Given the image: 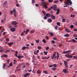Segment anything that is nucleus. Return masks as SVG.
I'll list each match as a JSON object with an SVG mask.
<instances>
[{
	"instance_id": "72a5a7b5",
	"label": "nucleus",
	"mask_w": 77,
	"mask_h": 77,
	"mask_svg": "<svg viewBox=\"0 0 77 77\" xmlns=\"http://www.w3.org/2000/svg\"><path fill=\"white\" fill-rule=\"evenodd\" d=\"M10 51V50H6V51H5V53H7V52H9Z\"/></svg>"
},
{
	"instance_id": "8fccbe9b",
	"label": "nucleus",
	"mask_w": 77,
	"mask_h": 77,
	"mask_svg": "<svg viewBox=\"0 0 77 77\" xmlns=\"http://www.w3.org/2000/svg\"><path fill=\"white\" fill-rule=\"evenodd\" d=\"M35 2V0H32V3H33Z\"/></svg>"
},
{
	"instance_id": "09e8293b",
	"label": "nucleus",
	"mask_w": 77,
	"mask_h": 77,
	"mask_svg": "<svg viewBox=\"0 0 77 77\" xmlns=\"http://www.w3.org/2000/svg\"><path fill=\"white\" fill-rule=\"evenodd\" d=\"M38 50H41V47L40 46H38Z\"/></svg>"
},
{
	"instance_id": "aec40b11",
	"label": "nucleus",
	"mask_w": 77,
	"mask_h": 77,
	"mask_svg": "<svg viewBox=\"0 0 77 77\" xmlns=\"http://www.w3.org/2000/svg\"><path fill=\"white\" fill-rule=\"evenodd\" d=\"M37 73H38V74H40V73H41V71L40 70H38L37 71Z\"/></svg>"
},
{
	"instance_id": "cd10ccee",
	"label": "nucleus",
	"mask_w": 77,
	"mask_h": 77,
	"mask_svg": "<svg viewBox=\"0 0 77 77\" xmlns=\"http://www.w3.org/2000/svg\"><path fill=\"white\" fill-rule=\"evenodd\" d=\"M48 33H50V35H51V36H53V33L49 32Z\"/></svg>"
},
{
	"instance_id": "4468645a",
	"label": "nucleus",
	"mask_w": 77,
	"mask_h": 77,
	"mask_svg": "<svg viewBox=\"0 0 77 77\" xmlns=\"http://www.w3.org/2000/svg\"><path fill=\"white\" fill-rule=\"evenodd\" d=\"M52 20L51 18H49L48 20V23H51L52 22Z\"/></svg>"
},
{
	"instance_id": "58836bf2",
	"label": "nucleus",
	"mask_w": 77,
	"mask_h": 77,
	"mask_svg": "<svg viewBox=\"0 0 77 77\" xmlns=\"http://www.w3.org/2000/svg\"><path fill=\"white\" fill-rule=\"evenodd\" d=\"M66 51L67 52V53H71V51H70V50Z\"/></svg>"
},
{
	"instance_id": "3c124183",
	"label": "nucleus",
	"mask_w": 77,
	"mask_h": 77,
	"mask_svg": "<svg viewBox=\"0 0 77 77\" xmlns=\"http://www.w3.org/2000/svg\"><path fill=\"white\" fill-rule=\"evenodd\" d=\"M16 6H17V7H19L20 6V5H19V4H17L16 5Z\"/></svg>"
},
{
	"instance_id": "7ed1b4c3",
	"label": "nucleus",
	"mask_w": 77,
	"mask_h": 77,
	"mask_svg": "<svg viewBox=\"0 0 77 77\" xmlns=\"http://www.w3.org/2000/svg\"><path fill=\"white\" fill-rule=\"evenodd\" d=\"M64 63L65 66L66 68H68V63H67V62L66 61H64Z\"/></svg>"
},
{
	"instance_id": "bf43d9fd",
	"label": "nucleus",
	"mask_w": 77,
	"mask_h": 77,
	"mask_svg": "<svg viewBox=\"0 0 77 77\" xmlns=\"http://www.w3.org/2000/svg\"><path fill=\"white\" fill-rule=\"evenodd\" d=\"M7 60V63L8 64L9 63V61H10L9 60Z\"/></svg>"
},
{
	"instance_id": "774afa93",
	"label": "nucleus",
	"mask_w": 77,
	"mask_h": 77,
	"mask_svg": "<svg viewBox=\"0 0 77 77\" xmlns=\"http://www.w3.org/2000/svg\"><path fill=\"white\" fill-rule=\"evenodd\" d=\"M73 36L74 37H77V35L75 34H74Z\"/></svg>"
},
{
	"instance_id": "f3484780",
	"label": "nucleus",
	"mask_w": 77,
	"mask_h": 77,
	"mask_svg": "<svg viewBox=\"0 0 77 77\" xmlns=\"http://www.w3.org/2000/svg\"><path fill=\"white\" fill-rule=\"evenodd\" d=\"M65 30L66 32H67L68 33H69V32H71V31L68 29H66Z\"/></svg>"
},
{
	"instance_id": "2eb2a0df",
	"label": "nucleus",
	"mask_w": 77,
	"mask_h": 77,
	"mask_svg": "<svg viewBox=\"0 0 77 77\" xmlns=\"http://www.w3.org/2000/svg\"><path fill=\"white\" fill-rule=\"evenodd\" d=\"M24 56H17V58L18 59H21L22 57H23Z\"/></svg>"
},
{
	"instance_id": "37998d69",
	"label": "nucleus",
	"mask_w": 77,
	"mask_h": 77,
	"mask_svg": "<svg viewBox=\"0 0 77 77\" xmlns=\"http://www.w3.org/2000/svg\"><path fill=\"white\" fill-rule=\"evenodd\" d=\"M57 57L59 58V54H58V52H57Z\"/></svg>"
},
{
	"instance_id": "9d476101",
	"label": "nucleus",
	"mask_w": 77,
	"mask_h": 77,
	"mask_svg": "<svg viewBox=\"0 0 77 77\" xmlns=\"http://www.w3.org/2000/svg\"><path fill=\"white\" fill-rule=\"evenodd\" d=\"M71 41H72L74 43V42L75 43H77V41H76L75 39H71Z\"/></svg>"
},
{
	"instance_id": "864d4df0",
	"label": "nucleus",
	"mask_w": 77,
	"mask_h": 77,
	"mask_svg": "<svg viewBox=\"0 0 77 77\" xmlns=\"http://www.w3.org/2000/svg\"><path fill=\"white\" fill-rule=\"evenodd\" d=\"M13 12H14V13H15V12H16V10H15V8H14L13 9Z\"/></svg>"
},
{
	"instance_id": "49530a36",
	"label": "nucleus",
	"mask_w": 77,
	"mask_h": 77,
	"mask_svg": "<svg viewBox=\"0 0 77 77\" xmlns=\"http://www.w3.org/2000/svg\"><path fill=\"white\" fill-rule=\"evenodd\" d=\"M54 3H58V1H55L54 2Z\"/></svg>"
},
{
	"instance_id": "1a4fd4ad",
	"label": "nucleus",
	"mask_w": 77,
	"mask_h": 77,
	"mask_svg": "<svg viewBox=\"0 0 77 77\" xmlns=\"http://www.w3.org/2000/svg\"><path fill=\"white\" fill-rule=\"evenodd\" d=\"M11 24L13 25H16L17 24V23L15 21H14L11 23Z\"/></svg>"
},
{
	"instance_id": "c03bdc74",
	"label": "nucleus",
	"mask_w": 77,
	"mask_h": 77,
	"mask_svg": "<svg viewBox=\"0 0 77 77\" xmlns=\"http://www.w3.org/2000/svg\"><path fill=\"white\" fill-rule=\"evenodd\" d=\"M44 20H47V17H46V16H44Z\"/></svg>"
},
{
	"instance_id": "f704fd0d",
	"label": "nucleus",
	"mask_w": 77,
	"mask_h": 77,
	"mask_svg": "<svg viewBox=\"0 0 77 77\" xmlns=\"http://www.w3.org/2000/svg\"><path fill=\"white\" fill-rule=\"evenodd\" d=\"M56 69V68H52V70L53 71H55Z\"/></svg>"
},
{
	"instance_id": "f03ea898",
	"label": "nucleus",
	"mask_w": 77,
	"mask_h": 77,
	"mask_svg": "<svg viewBox=\"0 0 77 77\" xmlns=\"http://www.w3.org/2000/svg\"><path fill=\"white\" fill-rule=\"evenodd\" d=\"M54 54H53V56H52L51 57V58L52 59H54V57L55 56H56V52H54Z\"/></svg>"
},
{
	"instance_id": "39448f33",
	"label": "nucleus",
	"mask_w": 77,
	"mask_h": 77,
	"mask_svg": "<svg viewBox=\"0 0 77 77\" xmlns=\"http://www.w3.org/2000/svg\"><path fill=\"white\" fill-rule=\"evenodd\" d=\"M53 9L54 11H56V10H57V9L56 8H57V6H56V5H54L53 6Z\"/></svg>"
},
{
	"instance_id": "4d7b16f0",
	"label": "nucleus",
	"mask_w": 77,
	"mask_h": 77,
	"mask_svg": "<svg viewBox=\"0 0 77 77\" xmlns=\"http://www.w3.org/2000/svg\"><path fill=\"white\" fill-rule=\"evenodd\" d=\"M51 42L52 43V44H54L55 42H54V40H52L51 41Z\"/></svg>"
},
{
	"instance_id": "c9c22d12",
	"label": "nucleus",
	"mask_w": 77,
	"mask_h": 77,
	"mask_svg": "<svg viewBox=\"0 0 77 77\" xmlns=\"http://www.w3.org/2000/svg\"><path fill=\"white\" fill-rule=\"evenodd\" d=\"M35 41H36V43H39V40L38 39L37 40H36Z\"/></svg>"
},
{
	"instance_id": "bb28decb",
	"label": "nucleus",
	"mask_w": 77,
	"mask_h": 77,
	"mask_svg": "<svg viewBox=\"0 0 77 77\" xmlns=\"http://www.w3.org/2000/svg\"><path fill=\"white\" fill-rule=\"evenodd\" d=\"M4 5H7V1H5L3 4Z\"/></svg>"
},
{
	"instance_id": "2f4dec72",
	"label": "nucleus",
	"mask_w": 77,
	"mask_h": 77,
	"mask_svg": "<svg viewBox=\"0 0 77 77\" xmlns=\"http://www.w3.org/2000/svg\"><path fill=\"white\" fill-rule=\"evenodd\" d=\"M9 66H12V65H13V64H12V63L11 62V63L9 64Z\"/></svg>"
},
{
	"instance_id": "423d86ee",
	"label": "nucleus",
	"mask_w": 77,
	"mask_h": 77,
	"mask_svg": "<svg viewBox=\"0 0 77 77\" xmlns=\"http://www.w3.org/2000/svg\"><path fill=\"white\" fill-rule=\"evenodd\" d=\"M63 71L64 72V74H65L66 73H68V72L66 70V69H63Z\"/></svg>"
},
{
	"instance_id": "0e129e2a",
	"label": "nucleus",
	"mask_w": 77,
	"mask_h": 77,
	"mask_svg": "<svg viewBox=\"0 0 77 77\" xmlns=\"http://www.w3.org/2000/svg\"><path fill=\"white\" fill-rule=\"evenodd\" d=\"M24 35V32H22L21 34V36H23Z\"/></svg>"
},
{
	"instance_id": "603ef678",
	"label": "nucleus",
	"mask_w": 77,
	"mask_h": 77,
	"mask_svg": "<svg viewBox=\"0 0 77 77\" xmlns=\"http://www.w3.org/2000/svg\"><path fill=\"white\" fill-rule=\"evenodd\" d=\"M42 13H43V14H45V11H42Z\"/></svg>"
},
{
	"instance_id": "6e6552de",
	"label": "nucleus",
	"mask_w": 77,
	"mask_h": 77,
	"mask_svg": "<svg viewBox=\"0 0 77 77\" xmlns=\"http://www.w3.org/2000/svg\"><path fill=\"white\" fill-rule=\"evenodd\" d=\"M51 17L52 19V20H55V16H54L53 15L51 14Z\"/></svg>"
},
{
	"instance_id": "20e7f679",
	"label": "nucleus",
	"mask_w": 77,
	"mask_h": 77,
	"mask_svg": "<svg viewBox=\"0 0 77 77\" xmlns=\"http://www.w3.org/2000/svg\"><path fill=\"white\" fill-rule=\"evenodd\" d=\"M10 30L11 32H15V28H12L10 29Z\"/></svg>"
},
{
	"instance_id": "f257e3e1",
	"label": "nucleus",
	"mask_w": 77,
	"mask_h": 77,
	"mask_svg": "<svg viewBox=\"0 0 77 77\" xmlns=\"http://www.w3.org/2000/svg\"><path fill=\"white\" fill-rule=\"evenodd\" d=\"M64 5H69V3H70V5H71V4H72V2L71 1H69V0H67V2L66 3H65Z\"/></svg>"
},
{
	"instance_id": "412c9836",
	"label": "nucleus",
	"mask_w": 77,
	"mask_h": 77,
	"mask_svg": "<svg viewBox=\"0 0 77 77\" xmlns=\"http://www.w3.org/2000/svg\"><path fill=\"white\" fill-rule=\"evenodd\" d=\"M64 36H65V37H69V35L68 34H65L64 35Z\"/></svg>"
},
{
	"instance_id": "052dcab7",
	"label": "nucleus",
	"mask_w": 77,
	"mask_h": 77,
	"mask_svg": "<svg viewBox=\"0 0 77 77\" xmlns=\"http://www.w3.org/2000/svg\"><path fill=\"white\" fill-rule=\"evenodd\" d=\"M53 39H54V40H57V38L54 37L53 38Z\"/></svg>"
},
{
	"instance_id": "7c9ffc66",
	"label": "nucleus",
	"mask_w": 77,
	"mask_h": 77,
	"mask_svg": "<svg viewBox=\"0 0 77 77\" xmlns=\"http://www.w3.org/2000/svg\"><path fill=\"white\" fill-rule=\"evenodd\" d=\"M6 41L7 42H9V38H6Z\"/></svg>"
},
{
	"instance_id": "a878e982",
	"label": "nucleus",
	"mask_w": 77,
	"mask_h": 77,
	"mask_svg": "<svg viewBox=\"0 0 77 77\" xmlns=\"http://www.w3.org/2000/svg\"><path fill=\"white\" fill-rule=\"evenodd\" d=\"M62 54H66L67 52H66V51H63L62 52Z\"/></svg>"
},
{
	"instance_id": "5701e85b",
	"label": "nucleus",
	"mask_w": 77,
	"mask_h": 77,
	"mask_svg": "<svg viewBox=\"0 0 77 77\" xmlns=\"http://www.w3.org/2000/svg\"><path fill=\"white\" fill-rule=\"evenodd\" d=\"M72 57V55H68V58H71Z\"/></svg>"
},
{
	"instance_id": "c85d7f7f",
	"label": "nucleus",
	"mask_w": 77,
	"mask_h": 77,
	"mask_svg": "<svg viewBox=\"0 0 77 77\" xmlns=\"http://www.w3.org/2000/svg\"><path fill=\"white\" fill-rule=\"evenodd\" d=\"M42 42H43V43H46V41H45V39H44L43 40H42Z\"/></svg>"
},
{
	"instance_id": "0eeeda50",
	"label": "nucleus",
	"mask_w": 77,
	"mask_h": 77,
	"mask_svg": "<svg viewBox=\"0 0 77 77\" xmlns=\"http://www.w3.org/2000/svg\"><path fill=\"white\" fill-rule=\"evenodd\" d=\"M42 5H45L46 4H47V3H46V2H45V1L44 0H42Z\"/></svg>"
},
{
	"instance_id": "dca6fc26",
	"label": "nucleus",
	"mask_w": 77,
	"mask_h": 77,
	"mask_svg": "<svg viewBox=\"0 0 77 77\" xmlns=\"http://www.w3.org/2000/svg\"><path fill=\"white\" fill-rule=\"evenodd\" d=\"M6 63H4L3 65V68L5 69V66H6Z\"/></svg>"
},
{
	"instance_id": "680f3d73",
	"label": "nucleus",
	"mask_w": 77,
	"mask_h": 77,
	"mask_svg": "<svg viewBox=\"0 0 77 77\" xmlns=\"http://www.w3.org/2000/svg\"><path fill=\"white\" fill-rule=\"evenodd\" d=\"M30 32L31 33H34L35 32H34V31H30Z\"/></svg>"
},
{
	"instance_id": "a18cd8bd",
	"label": "nucleus",
	"mask_w": 77,
	"mask_h": 77,
	"mask_svg": "<svg viewBox=\"0 0 77 77\" xmlns=\"http://www.w3.org/2000/svg\"><path fill=\"white\" fill-rule=\"evenodd\" d=\"M1 22L2 23H4V20L3 19H2L1 20Z\"/></svg>"
},
{
	"instance_id": "a211bd4d",
	"label": "nucleus",
	"mask_w": 77,
	"mask_h": 77,
	"mask_svg": "<svg viewBox=\"0 0 77 77\" xmlns=\"http://www.w3.org/2000/svg\"><path fill=\"white\" fill-rule=\"evenodd\" d=\"M50 58V57H43L42 58V59H49Z\"/></svg>"
},
{
	"instance_id": "4c0bfd02",
	"label": "nucleus",
	"mask_w": 77,
	"mask_h": 77,
	"mask_svg": "<svg viewBox=\"0 0 77 77\" xmlns=\"http://www.w3.org/2000/svg\"><path fill=\"white\" fill-rule=\"evenodd\" d=\"M26 47H23L22 48V50H25V49H26Z\"/></svg>"
},
{
	"instance_id": "338daca9",
	"label": "nucleus",
	"mask_w": 77,
	"mask_h": 77,
	"mask_svg": "<svg viewBox=\"0 0 77 77\" xmlns=\"http://www.w3.org/2000/svg\"><path fill=\"white\" fill-rule=\"evenodd\" d=\"M45 38L47 39H48V36H46Z\"/></svg>"
},
{
	"instance_id": "69168bd1",
	"label": "nucleus",
	"mask_w": 77,
	"mask_h": 77,
	"mask_svg": "<svg viewBox=\"0 0 77 77\" xmlns=\"http://www.w3.org/2000/svg\"><path fill=\"white\" fill-rule=\"evenodd\" d=\"M58 27H57V26H56L55 27V29H56V30H57Z\"/></svg>"
},
{
	"instance_id": "6e6d98bb",
	"label": "nucleus",
	"mask_w": 77,
	"mask_h": 77,
	"mask_svg": "<svg viewBox=\"0 0 77 77\" xmlns=\"http://www.w3.org/2000/svg\"><path fill=\"white\" fill-rule=\"evenodd\" d=\"M49 49V47H48L47 48H46V50H48Z\"/></svg>"
},
{
	"instance_id": "ea45409f",
	"label": "nucleus",
	"mask_w": 77,
	"mask_h": 77,
	"mask_svg": "<svg viewBox=\"0 0 77 77\" xmlns=\"http://www.w3.org/2000/svg\"><path fill=\"white\" fill-rule=\"evenodd\" d=\"M53 66H54V67H55V68H56V67H57V65H56V64H53Z\"/></svg>"
},
{
	"instance_id": "393cba45",
	"label": "nucleus",
	"mask_w": 77,
	"mask_h": 77,
	"mask_svg": "<svg viewBox=\"0 0 77 77\" xmlns=\"http://www.w3.org/2000/svg\"><path fill=\"white\" fill-rule=\"evenodd\" d=\"M48 52H46L45 51H44L43 52V53L45 54V55H47Z\"/></svg>"
},
{
	"instance_id": "f8f14e48",
	"label": "nucleus",
	"mask_w": 77,
	"mask_h": 77,
	"mask_svg": "<svg viewBox=\"0 0 77 77\" xmlns=\"http://www.w3.org/2000/svg\"><path fill=\"white\" fill-rule=\"evenodd\" d=\"M46 16L47 17H51V15H50V13H47L46 14Z\"/></svg>"
},
{
	"instance_id": "e433bc0d",
	"label": "nucleus",
	"mask_w": 77,
	"mask_h": 77,
	"mask_svg": "<svg viewBox=\"0 0 77 77\" xmlns=\"http://www.w3.org/2000/svg\"><path fill=\"white\" fill-rule=\"evenodd\" d=\"M57 25H58V26H60V22H57Z\"/></svg>"
},
{
	"instance_id": "a19ab883",
	"label": "nucleus",
	"mask_w": 77,
	"mask_h": 77,
	"mask_svg": "<svg viewBox=\"0 0 77 77\" xmlns=\"http://www.w3.org/2000/svg\"><path fill=\"white\" fill-rule=\"evenodd\" d=\"M73 59H77V56H73Z\"/></svg>"
},
{
	"instance_id": "c756f323",
	"label": "nucleus",
	"mask_w": 77,
	"mask_h": 77,
	"mask_svg": "<svg viewBox=\"0 0 77 77\" xmlns=\"http://www.w3.org/2000/svg\"><path fill=\"white\" fill-rule=\"evenodd\" d=\"M53 1V0H48V2L49 3H52Z\"/></svg>"
},
{
	"instance_id": "9b49d317",
	"label": "nucleus",
	"mask_w": 77,
	"mask_h": 77,
	"mask_svg": "<svg viewBox=\"0 0 77 77\" xmlns=\"http://www.w3.org/2000/svg\"><path fill=\"white\" fill-rule=\"evenodd\" d=\"M30 75V73H26L24 76V77H26L27 76Z\"/></svg>"
},
{
	"instance_id": "6ab92c4d",
	"label": "nucleus",
	"mask_w": 77,
	"mask_h": 77,
	"mask_svg": "<svg viewBox=\"0 0 77 77\" xmlns=\"http://www.w3.org/2000/svg\"><path fill=\"white\" fill-rule=\"evenodd\" d=\"M43 6L45 7V9H47V8H48V7L47 6V4H45Z\"/></svg>"
},
{
	"instance_id": "ddd939ff",
	"label": "nucleus",
	"mask_w": 77,
	"mask_h": 77,
	"mask_svg": "<svg viewBox=\"0 0 77 77\" xmlns=\"http://www.w3.org/2000/svg\"><path fill=\"white\" fill-rule=\"evenodd\" d=\"M56 11H57V12H56V14L57 15H58L59 14V12H60V10L59 9H57L56 10Z\"/></svg>"
},
{
	"instance_id": "5fc2aeb1",
	"label": "nucleus",
	"mask_w": 77,
	"mask_h": 77,
	"mask_svg": "<svg viewBox=\"0 0 77 77\" xmlns=\"http://www.w3.org/2000/svg\"><path fill=\"white\" fill-rule=\"evenodd\" d=\"M7 55H6V54H4V56H3V57H7Z\"/></svg>"
},
{
	"instance_id": "de8ad7c7",
	"label": "nucleus",
	"mask_w": 77,
	"mask_h": 77,
	"mask_svg": "<svg viewBox=\"0 0 77 77\" xmlns=\"http://www.w3.org/2000/svg\"><path fill=\"white\" fill-rule=\"evenodd\" d=\"M35 6H36L37 7H39V5L38 4H36L35 5Z\"/></svg>"
},
{
	"instance_id": "b1692460",
	"label": "nucleus",
	"mask_w": 77,
	"mask_h": 77,
	"mask_svg": "<svg viewBox=\"0 0 77 77\" xmlns=\"http://www.w3.org/2000/svg\"><path fill=\"white\" fill-rule=\"evenodd\" d=\"M44 73L46 74H48V72L47 71H43Z\"/></svg>"
},
{
	"instance_id": "4be33fe9",
	"label": "nucleus",
	"mask_w": 77,
	"mask_h": 77,
	"mask_svg": "<svg viewBox=\"0 0 77 77\" xmlns=\"http://www.w3.org/2000/svg\"><path fill=\"white\" fill-rule=\"evenodd\" d=\"M14 44V43L12 42L11 43H8V45H12V44Z\"/></svg>"
},
{
	"instance_id": "473e14b6",
	"label": "nucleus",
	"mask_w": 77,
	"mask_h": 77,
	"mask_svg": "<svg viewBox=\"0 0 77 77\" xmlns=\"http://www.w3.org/2000/svg\"><path fill=\"white\" fill-rule=\"evenodd\" d=\"M62 22L63 23H64V22H65V19H63L62 20Z\"/></svg>"
},
{
	"instance_id": "e2e57ef3",
	"label": "nucleus",
	"mask_w": 77,
	"mask_h": 77,
	"mask_svg": "<svg viewBox=\"0 0 77 77\" xmlns=\"http://www.w3.org/2000/svg\"><path fill=\"white\" fill-rule=\"evenodd\" d=\"M53 65H50V66H49V67H50V68H51V67H53Z\"/></svg>"
},
{
	"instance_id": "13d9d810",
	"label": "nucleus",
	"mask_w": 77,
	"mask_h": 77,
	"mask_svg": "<svg viewBox=\"0 0 77 77\" xmlns=\"http://www.w3.org/2000/svg\"><path fill=\"white\" fill-rule=\"evenodd\" d=\"M32 72V73H33V74L35 73V70H34V69H33V70Z\"/></svg>"
},
{
	"instance_id": "79ce46f5",
	"label": "nucleus",
	"mask_w": 77,
	"mask_h": 77,
	"mask_svg": "<svg viewBox=\"0 0 77 77\" xmlns=\"http://www.w3.org/2000/svg\"><path fill=\"white\" fill-rule=\"evenodd\" d=\"M71 29H72L74 27V25H72L70 27Z\"/></svg>"
}]
</instances>
